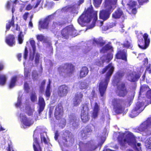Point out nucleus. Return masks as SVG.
Returning <instances> with one entry per match:
<instances>
[{"mask_svg":"<svg viewBox=\"0 0 151 151\" xmlns=\"http://www.w3.org/2000/svg\"><path fill=\"white\" fill-rule=\"evenodd\" d=\"M88 104H84L82 107L81 111V116L82 121L84 123L88 122L89 119V109Z\"/></svg>","mask_w":151,"mask_h":151,"instance_id":"nucleus-11","label":"nucleus"},{"mask_svg":"<svg viewBox=\"0 0 151 151\" xmlns=\"http://www.w3.org/2000/svg\"><path fill=\"white\" fill-rule=\"evenodd\" d=\"M147 105L144 106V104H135L129 114V116L131 118L137 116L144 110Z\"/></svg>","mask_w":151,"mask_h":151,"instance_id":"nucleus-10","label":"nucleus"},{"mask_svg":"<svg viewBox=\"0 0 151 151\" xmlns=\"http://www.w3.org/2000/svg\"><path fill=\"white\" fill-rule=\"evenodd\" d=\"M97 146L92 141H89L85 144L86 151H95Z\"/></svg>","mask_w":151,"mask_h":151,"instance_id":"nucleus-21","label":"nucleus"},{"mask_svg":"<svg viewBox=\"0 0 151 151\" xmlns=\"http://www.w3.org/2000/svg\"><path fill=\"white\" fill-rule=\"evenodd\" d=\"M112 47L110 45L107 44L103 47L100 50V52L101 53H104L106 52L108 50L110 49Z\"/></svg>","mask_w":151,"mask_h":151,"instance_id":"nucleus-41","label":"nucleus"},{"mask_svg":"<svg viewBox=\"0 0 151 151\" xmlns=\"http://www.w3.org/2000/svg\"><path fill=\"white\" fill-rule=\"evenodd\" d=\"M88 72V68L86 67H83L80 71V76L81 78L85 77Z\"/></svg>","mask_w":151,"mask_h":151,"instance_id":"nucleus-31","label":"nucleus"},{"mask_svg":"<svg viewBox=\"0 0 151 151\" xmlns=\"http://www.w3.org/2000/svg\"><path fill=\"white\" fill-rule=\"evenodd\" d=\"M39 104H45V101L43 98L41 96L39 97Z\"/></svg>","mask_w":151,"mask_h":151,"instance_id":"nucleus-58","label":"nucleus"},{"mask_svg":"<svg viewBox=\"0 0 151 151\" xmlns=\"http://www.w3.org/2000/svg\"><path fill=\"white\" fill-rule=\"evenodd\" d=\"M30 43L32 48V50H31L29 60H30L32 61L34 59V55L35 53L36 46L35 41L33 40H30Z\"/></svg>","mask_w":151,"mask_h":151,"instance_id":"nucleus-23","label":"nucleus"},{"mask_svg":"<svg viewBox=\"0 0 151 151\" xmlns=\"http://www.w3.org/2000/svg\"><path fill=\"white\" fill-rule=\"evenodd\" d=\"M83 95L81 93H77L76 94L75 97L74 99L75 104H80L82 100Z\"/></svg>","mask_w":151,"mask_h":151,"instance_id":"nucleus-28","label":"nucleus"},{"mask_svg":"<svg viewBox=\"0 0 151 151\" xmlns=\"http://www.w3.org/2000/svg\"><path fill=\"white\" fill-rule=\"evenodd\" d=\"M88 81H86L81 83L79 84V88L81 89H85L88 88Z\"/></svg>","mask_w":151,"mask_h":151,"instance_id":"nucleus-36","label":"nucleus"},{"mask_svg":"<svg viewBox=\"0 0 151 151\" xmlns=\"http://www.w3.org/2000/svg\"><path fill=\"white\" fill-rule=\"evenodd\" d=\"M40 138L42 142L43 141L45 144H47V141L45 137L44 136H41Z\"/></svg>","mask_w":151,"mask_h":151,"instance_id":"nucleus-62","label":"nucleus"},{"mask_svg":"<svg viewBox=\"0 0 151 151\" xmlns=\"http://www.w3.org/2000/svg\"><path fill=\"white\" fill-rule=\"evenodd\" d=\"M36 54L35 56V64H37V65L39 63V59H40V56L37 53H36L34 55ZM35 55H34V56Z\"/></svg>","mask_w":151,"mask_h":151,"instance_id":"nucleus-50","label":"nucleus"},{"mask_svg":"<svg viewBox=\"0 0 151 151\" xmlns=\"http://www.w3.org/2000/svg\"><path fill=\"white\" fill-rule=\"evenodd\" d=\"M60 75L63 76H70L74 71V66L70 63H66L58 68Z\"/></svg>","mask_w":151,"mask_h":151,"instance_id":"nucleus-6","label":"nucleus"},{"mask_svg":"<svg viewBox=\"0 0 151 151\" xmlns=\"http://www.w3.org/2000/svg\"><path fill=\"white\" fill-rule=\"evenodd\" d=\"M30 98L31 101L32 102L35 101L37 100V96L35 92L33 91L31 93Z\"/></svg>","mask_w":151,"mask_h":151,"instance_id":"nucleus-48","label":"nucleus"},{"mask_svg":"<svg viewBox=\"0 0 151 151\" xmlns=\"http://www.w3.org/2000/svg\"><path fill=\"white\" fill-rule=\"evenodd\" d=\"M127 51L125 50H121L119 49L116 55V58L117 59H122L125 61L127 60Z\"/></svg>","mask_w":151,"mask_h":151,"instance_id":"nucleus-18","label":"nucleus"},{"mask_svg":"<svg viewBox=\"0 0 151 151\" xmlns=\"http://www.w3.org/2000/svg\"><path fill=\"white\" fill-rule=\"evenodd\" d=\"M124 75V73L123 72L121 71H118L116 73L115 78L112 82L113 83H114V86L117 85L116 94L119 97H124L127 93V91L125 84L122 83H119L120 80Z\"/></svg>","mask_w":151,"mask_h":151,"instance_id":"nucleus-3","label":"nucleus"},{"mask_svg":"<svg viewBox=\"0 0 151 151\" xmlns=\"http://www.w3.org/2000/svg\"><path fill=\"white\" fill-rule=\"evenodd\" d=\"M148 88V86L147 85H144L142 86L140 88L139 94L140 95L142 93L146 91Z\"/></svg>","mask_w":151,"mask_h":151,"instance_id":"nucleus-49","label":"nucleus"},{"mask_svg":"<svg viewBox=\"0 0 151 151\" xmlns=\"http://www.w3.org/2000/svg\"><path fill=\"white\" fill-rule=\"evenodd\" d=\"M14 17L13 15L12 19L10 20H9L8 23L6 24V31L9 30L10 29L11 27H12V30L13 31L15 29L17 31L19 30V27H18L17 24L15 25L14 24Z\"/></svg>","mask_w":151,"mask_h":151,"instance_id":"nucleus-14","label":"nucleus"},{"mask_svg":"<svg viewBox=\"0 0 151 151\" xmlns=\"http://www.w3.org/2000/svg\"><path fill=\"white\" fill-rule=\"evenodd\" d=\"M38 74L37 72L35 70H34L32 72V76L34 80H36L37 79L38 77Z\"/></svg>","mask_w":151,"mask_h":151,"instance_id":"nucleus-53","label":"nucleus"},{"mask_svg":"<svg viewBox=\"0 0 151 151\" xmlns=\"http://www.w3.org/2000/svg\"><path fill=\"white\" fill-rule=\"evenodd\" d=\"M151 127V116L148 118L146 120L142 123L138 127V130L140 132H144Z\"/></svg>","mask_w":151,"mask_h":151,"instance_id":"nucleus-13","label":"nucleus"},{"mask_svg":"<svg viewBox=\"0 0 151 151\" xmlns=\"http://www.w3.org/2000/svg\"><path fill=\"white\" fill-rule=\"evenodd\" d=\"M122 17L125 19L122 11L120 8L118 9L112 14V17L115 19H119Z\"/></svg>","mask_w":151,"mask_h":151,"instance_id":"nucleus-27","label":"nucleus"},{"mask_svg":"<svg viewBox=\"0 0 151 151\" xmlns=\"http://www.w3.org/2000/svg\"><path fill=\"white\" fill-rule=\"evenodd\" d=\"M65 21L63 20L62 21L60 19H59L58 21L57 20L53 22L52 26V29L55 28L57 27L60 25L63 24L65 23Z\"/></svg>","mask_w":151,"mask_h":151,"instance_id":"nucleus-34","label":"nucleus"},{"mask_svg":"<svg viewBox=\"0 0 151 151\" xmlns=\"http://www.w3.org/2000/svg\"><path fill=\"white\" fill-rule=\"evenodd\" d=\"M32 1H34L35 2H36V4L35 6L34 7V8H36L40 4V2L41 1L40 0H32Z\"/></svg>","mask_w":151,"mask_h":151,"instance_id":"nucleus-60","label":"nucleus"},{"mask_svg":"<svg viewBox=\"0 0 151 151\" xmlns=\"http://www.w3.org/2000/svg\"><path fill=\"white\" fill-rule=\"evenodd\" d=\"M50 83L51 81L49 80V83L47 87L45 94L46 97H49L50 96L51 91H50Z\"/></svg>","mask_w":151,"mask_h":151,"instance_id":"nucleus-37","label":"nucleus"},{"mask_svg":"<svg viewBox=\"0 0 151 151\" xmlns=\"http://www.w3.org/2000/svg\"><path fill=\"white\" fill-rule=\"evenodd\" d=\"M136 4V2L132 0H130L128 3L127 4L128 9L131 10L132 13L134 14H135L137 12L136 9L135 7Z\"/></svg>","mask_w":151,"mask_h":151,"instance_id":"nucleus-25","label":"nucleus"},{"mask_svg":"<svg viewBox=\"0 0 151 151\" xmlns=\"http://www.w3.org/2000/svg\"><path fill=\"white\" fill-rule=\"evenodd\" d=\"M68 87L64 85L60 86L58 90V94L61 97L65 96L67 94L68 92Z\"/></svg>","mask_w":151,"mask_h":151,"instance_id":"nucleus-19","label":"nucleus"},{"mask_svg":"<svg viewBox=\"0 0 151 151\" xmlns=\"http://www.w3.org/2000/svg\"><path fill=\"white\" fill-rule=\"evenodd\" d=\"M113 55L112 53L108 54L107 55H104L100 58V61L98 62H97L96 65L99 66H101L104 62H109L113 58Z\"/></svg>","mask_w":151,"mask_h":151,"instance_id":"nucleus-17","label":"nucleus"},{"mask_svg":"<svg viewBox=\"0 0 151 151\" xmlns=\"http://www.w3.org/2000/svg\"><path fill=\"white\" fill-rule=\"evenodd\" d=\"M61 34L62 37L67 39L69 35L75 37L78 35V33L73 25H70L66 27L62 30Z\"/></svg>","mask_w":151,"mask_h":151,"instance_id":"nucleus-8","label":"nucleus"},{"mask_svg":"<svg viewBox=\"0 0 151 151\" xmlns=\"http://www.w3.org/2000/svg\"><path fill=\"white\" fill-rule=\"evenodd\" d=\"M45 106V104H39L38 109L37 110L39 115H40L41 113L43 111Z\"/></svg>","mask_w":151,"mask_h":151,"instance_id":"nucleus-47","label":"nucleus"},{"mask_svg":"<svg viewBox=\"0 0 151 151\" xmlns=\"http://www.w3.org/2000/svg\"><path fill=\"white\" fill-rule=\"evenodd\" d=\"M28 51L26 47L25 48L24 53V59H26L28 56Z\"/></svg>","mask_w":151,"mask_h":151,"instance_id":"nucleus-57","label":"nucleus"},{"mask_svg":"<svg viewBox=\"0 0 151 151\" xmlns=\"http://www.w3.org/2000/svg\"><path fill=\"white\" fill-rule=\"evenodd\" d=\"M140 76L135 72L130 71L127 74L126 78L129 81L134 82L139 78Z\"/></svg>","mask_w":151,"mask_h":151,"instance_id":"nucleus-16","label":"nucleus"},{"mask_svg":"<svg viewBox=\"0 0 151 151\" xmlns=\"http://www.w3.org/2000/svg\"><path fill=\"white\" fill-rule=\"evenodd\" d=\"M7 78L8 77L6 75L0 74V85H4L6 83Z\"/></svg>","mask_w":151,"mask_h":151,"instance_id":"nucleus-30","label":"nucleus"},{"mask_svg":"<svg viewBox=\"0 0 151 151\" xmlns=\"http://www.w3.org/2000/svg\"><path fill=\"white\" fill-rule=\"evenodd\" d=\"M24 75L25 78V81L26 80H28L30 76L29 70L27 69L26 67L24 68Z\"/></svg>","mask_w":151,"mask_h":151,"instance_id":"nucleus-45","label":"nucleus"},{"mask_svg":"<svg viewBox=\"0 0 151 151\" xmlns=\"http://www.w3.org/2000/svg\"><path fill=\"white\" fill-rule=\"evenodd\" d=\"M53 109H51V108H50L48 112V115L49 118L51 117L52 115V114Z\"/></svg>","mask_w":151,"mask_h":151,"instance_id":"nucleus-63","label":"nucleus"},{"mask_svg":"<svg viewBox=\"0 0 151 151\" xmlns=\"http://www.w3.org/2000/svg\"><path fill=\"white\" fill-rule=\"evenodd\" d=\"M70 123H71L72 126L73 127H76L78 126V122H77V119L76 117H73L70 120Z\"/></svg>","mask_w":151,"mask_h":151,"instance_id":"nucleus-43","label":"nucleus"},{"mask_svg":"<svg viewBox=\"0 0 151 151\" xmlns=\"http://www.w3.org/2000/svg\"><path fill=\"white\" fill-rule=\"evenodd\" d=\"M143 37L144 40L142 39L139 40L138 42V46L141 49H145L148 47L150 40L148 38V35L147 34L144 35Z\"/></svg>","mask_w":151,"mask_h":151,"instance_id":"nucleus-12","label":"nucleus"},{"mask_svg":"<svg viewBox=\"0 0 151 151\" xmlns=\"http://www.w3.org/2000/svg\"><path fill=\"white\" fill-rule=\"evenodd\" d=\"M44 38V37L42 35H40L37 36V39L40 41H42Z\"/></svg>","mask_w":151,"mask_h":151,"instance_id":"nucleus-59","label":"nucleus"},{"mask_svg":"<svg viewBox=\"0 0 151 151\" xmlns=\"http://www.w3.org/2000/svg\"><path fill=\"white\" fill-rule=\"evenodd\" d=\"M92 131L90 127L87 126L85 129L81 131V136L82 137H84L87 135V133L91 132Z\"/></svg>","mask_w":151,"mask_h":151,"instance_id":"nucleus-33","label":"nucleus"},{"mask_svg":"<svg viewBox=\"0 0 151 151\" xmlns=\"http://www.w3.org/2000/svg\"><path fill=\"white\" fill-rule=\"evenodd\" d=\"M96 24L98 26L101 27L102 30L104 31H106L109 29V27H108L107 24L103 25V22L102 21L99 20L97 21Z\"/></svg>","mask_w":151,"mask_h":151,"instance_id":"nucleus-32","label":"nucleus"},{"mask_svg":"<svg viewBox=\"0 0 151 151\" xmlns=\"http://www.w3.org/2000/svg\"><path fill=\"white\" fill-rule=\"evenodd\" d=\"M24 35L22 34V32H21L18 36V41L19 43L20 44H22L23 41Z\"/></svg>","mask_w":151,"mask_h":151,"instance_id":"nucleus-46","label":"nucleus"},{"mask_svg":"<svg viewBox=\"0 0 151 151\" xmlns=\"http://www.w3.org/2000/svg\"><path fill=\"white\" fill-rule=\"evenodd\" d=\"M49 17L46 18L43 21H41L39 22V29L41 30L42 29H47L48 25L50 22Z\"/></svg>","mask_w":151,"mask_h":151,"instance_id":"nucleus-22","label":"nucleus"},{"mask_svg":"<svg viewBox=\"0 0 151 151\" xmlns=\"http://www.w3.org/2000/svg\"><path fill=\"white\" fill-rule=\"evenodd\" d=\"M114 69V66L111 63L109 64L102 71V73L103 74L107 72L105 79L101 80L99 83V90L101 96L102 97L104 96Z\"/></svg>","mask_w":151,"mask_h":151,"instance_id":"nucleus-2","label":"nucleus"},{"mask_svg":"<svg viewBox=\"0 0 151 151\" xmlns=\"http://www.w3.org/2000/svg\"><path fill=\"white\" fill-rule=\"evenodd\" d=\"M119 134L117 140L121 146H124L126 143L131 146L136 145V137L132 133L128 132L126 134L124 133L120 132H119Z\"/></svg>","mask_w":151,"mask_h":151,"instance_id":"nucleus-5","label":"nucleus"},{"mask_svg":"<svg viewBox=\"0 0 151 151\" xmlns=\"http://www.w3.org/2000/svg\"><path fill=\"white\" fill-rule=\"evenodd\" d=\"M124 46L127 48H131L132 47V42L130 39L128 40H126L124 42L123 44Z\"/></svg>","mask_w":151,"mask_h":151,"instance_id":"nucleus-38","label":"nucleus"},{"mask_svg":"<svg viewBox=\"0 0 151 151\" xmlns=\"http://www.w3.org/2000/svg\"><path fill=\"white\" fill-rule=\"evenodd\" d=\"M26 113L28 116H31L33 115L34 111V109H32L31 107L29 106H26L25 108Z\"/></svg>","mask_w":151,"mask_h":151,"instance_id":"nucleus-35","label":"nucleus"},{"mask_svg":"<svg viewBox=\"0 0 151 151\" xmlns=\"http://www.w3.org/2000/svg\"><path fill=\"white\" fill-rule=\"evenodd\" d=\"M16 1H8L6 5V7L7 9H9L13 5H14V3H15Z\"/></svg>","mask_w":151,"mask_h":151,"instance_id":"nucleus-42","label":"nucleus"},{"mask_svg":"<svg viewBox=\"0 0 151 151\" xmlns=\"http://www.w3.org/2000/svg\"><path fill=\"white\" fill-rule=\"evenodd\" d=\"M145 146L149 149H151V137H149L146 141Z\"/></svg>","mask_w":151,"mask_h":151,"instance_id":"nucleus-44","label":"nucleus"},{"mask_svg":"<svg viewBox=\"0 0 151 151\" xmlns=\"http://www.w3.org/2000/svg\"><path fill=\"white\" fill-rule=\"evenodd\" d=\"M123 100L119 98H114L111 99L109 103L112 104H120L123 102Z\"/></svg>","mask_w":151,"mask_h":151,"instance_id":"nucleus-40","label":"nucleus"},{"mask_svg":"<svg viewBox=\"0 0 151 151\" xmlns=\"http://www.w3.org/2000/svg\"><path fill=\"white\" fill-rule=\"evenodd\" d=\"M107 24L108 25V27H109V29L112 28L115 25V24L113 23H107Z\"/></svg>","mask_w":151,"mask_h":151,"instance_id":"nucleus-64","label":"nucleus"},{"mask_svg":"<svg viewBox=\"0 0 151 151\" xmlns=\"http://www.w3.org/2000/svg\"><path fill=\"white\" fill-rule=\"evenodd\" d=\"M139 4L140 5H142L144 3L147 2L148 0H138Z\"/></svg>","mask_w":151,"mask_h":151,"instance_id":"nucleus-61","label":"nucleus"},{"mask_svg":"<svg viewBox=\"0 0 151 151\" xmlns=\"http://www.w3.org/2000/svg\"><path fill=\"white\" fill-rule=\"evenodd\" d=\"M63 114V107L62 104H58L55 108L54 114L57 120L61 119L60 123L65 126L66 124V119L64 118L61 119Z\"/></svg>","mask_w":151,"mask_h":151,"instance_id":"nucleus-9","label":"nucleus"},{"mask_svg":"<svg viewBox=\"0 0 151 151\" xmlns=\"http://www.w3.org/2000/svg\"><path fill=\"white\" fill-rule=\"evenodd\" d=\"M117 1V0H105L104 9L100 12V18L104 20L108 19L111 12L116 6Z\"/></svg>","mask_w":151,"mask_h":151,"instance_id":"nucleus-4","label":"nucleus"},{"mask_svg":"<svg viewBox=\"0 0 151 151\" xmlns=\"http://www.w3.org/2000/svg\"><path fill=\"white\" fill-rule=\"evenodd\" d=\"M33 147L34 151H42L38 139L37 137H35L33 139Z\"/></svg>","mask_w":151,"mask_h":151,"instance_id":"nucleus-26","label":"nucleus"},{"mask_svg":"<svg viewBox=\"0 0 151 151\" xmlns=\"http://www.w3.org/2000/svg\"><path fill=\"white\" fill-rule=\"evenodd\" d=\"M99 110V106L98 104H95L91 115L92 118H95L97 117Z\"/></svg>","mask_w":151,"mask_h":151,"instance_id":"nucleus-29","label":"nucleus"},{"mask_svg":"<svg viewBox=\"0 0 151 151\" xmlns=\"http://www.w3.org/2000/svg\"><path fill=\"white\" fill-rule=\"evenodd\" d=\"M146 96L148 99H150V102L147 103V104H151V90L148 91L147 92Z\"/></svg>","mask_w":151,"mask_h":151,"instance_id":"nucleus-51","label":"nucleus"},{"mask_svg":"<svg viewBox=\"0 0 151 151\" xmlns=\"http://www.w3.org/2000/svg\"><path fill=\"white\" fill-rule=\"evenodd\" d=\"M104 44L105 42L102 38H94L93 41L90 40L87 42L84 52L86 53L90 50L92 48L93 45H97L98 46H101Z\"/></svg>","mask_w":151,"mask_h":151,"instance_id":"nucleus-7","label":"nucleus"},{"mask_svg":"<svg viewBox=\"0 0 151 151\" xmlns=\"http://www.w3.org/2000/svg\"><path fill=\"white\" fill-rule=\"evenodd\" d=\"M114 111L117 114L123 113L124 111L125 107L124 104H113Z\"/></svg>","mask_w":151,"mask_h":151,"instance_id":"nucleus-20","label":"nucleus"},{"mask_svg":"<svg viewBox=\"0 0 151 151\" xmlns=\"http://www.w3.org/2000/svg\"><path fill=\"white\" fill-rule=\"evenodd\" d=\"M15 106L17 108H19L21 111L24 109V106L23 104H15Z\"/></svg>","mask_w":151,"mask_h":151,"instance_id":"nucleus-55","label":"nucleus"},{"mask_svg":"<svg viewBox=\"0 0 151 151\" xmlns=\"http://www.w3.org/2000/svg\"><path fill=\"white\" fill-rule=\"evenodd\" d=\"M92 18L93 19L92 24L88 27V29H92L95 26V22L97 19V12L93 11L91 6L83 12L78 19V22L81 25L83 26L85 25V24L89 22Z\"/></svg>","mask_w":151,"mask_h":151,"instance_id":"nucleus-1","label":"nucleus"},{"mask_svg":"<svg viewBox=\"0 0 151 151\" xmlns=\"http://www.w3.org/2000/svg\"><path fill=\"white\" fill-rule=\"evenodd\" d=\"M20 116L22 122L25 126L29 127L33 124V122L32 120V119L27 118L25 114L21 113L20 114Z\"/></svg>","mask_w":151,"mask_h":151,"instance_id":"nucleus-15","label":"nucleus"},{"mask_svg":"<svg viewBox=\"0 0 151 151\" xmlns=\"http://www.w3.org/2000/svg\"><path fill=\"white\" fill-rule=\"evenodd\" d=\"M45 83V81H43L41 84V85L40 88V90L41 92L43 91L44 89V87Z\"/></svg>","mask_w":151,"mask_h":151,"instance_id":"nucleus-54","label":"nucleus"},{"mask_svg":"<svg viewBox=\"0 0 151 151\" xmlns=\"http://www.w3.org/2000/svg\"><path fill=\"white\" fill-rule=\"evenodd\" d=\"M5 41L6 43L10 46L14 45L15 43V37L13 35H9L6 38Z\"/></svg>","mask_w":151,"mask_h":151,"instance_id":"nucleus-24","label":"nucleus"},{"mask_svg":"<svg viewBox=\"0 0 151 151\" xmlns=\"http://www.w3.org/2000/svg\"><path fill=\"white\" fill-rule=\"evenodd\" d=\"M102 0H94V5L95 6H98L101 4Z\"/></svg>","mask_w":151,"mask_h":151,"instance_id":"nucleus-56","label":"nucleus"},{"mask_svg":"<svg viewBox=\"0 0 151 151\" xmlns=\"http://www.w3.org/2000/svg\"><path fill=\"white\" fill-rule=\"evenodd\" d=\"M24 88L25 91L26 92L28 93L29 89V88L28 84L27 82L26 81H25L24 83Z\"/></svg>","mask_w":151,"mask_h":151,"instance_id":"nucleus-52","label":"nucleus"},{"mask_svg":"<svg viewBox=\"0 0 151 151\" xmlns=\"http://www.w3.org/2000/svg\"><path fill=\"white\" fill-rule=\"evenodd\" d=\"M17 78V76H14L12 77L9 85V87L10 88H12L15 86Z\"/></svg>","mask_w":151,"mask_h":151,"instance_id":"nucleus-39","label":"nucleus"}]
</instances>
